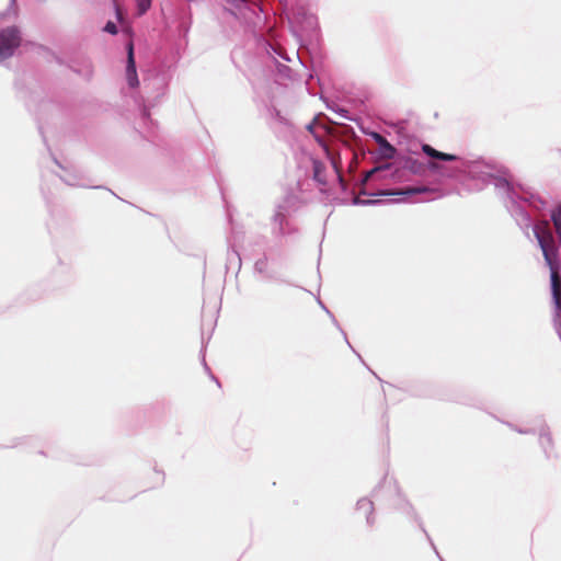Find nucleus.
Segmentation results:
<instances>
[{
  "label": "nucleus",
  "instance_id": "2",
  "mask_svg": "<svg viewBox=\"0 0 561 561\" xmlns=\"http://www.w3.org/2000/svg\"><path fill=\"white\" fill-rule=\"evenodd\" d=\"M20 43V32L15 26L0 31V61L12 56Z\"/></svg>",
  "mask_w": 561,
  "mask_h": 561
},
{
  "label": "nucleus",
  "instance_id": "8",
  "mask_svg": "<svg viewBox=\"0 0 561 561\" xmlns=\"http://www.w3.org/2000/svg\"><path fill=\"white\" fill-rule=\"evenodd\" d=\"M434 190L427 186H414V187H407L402 191H400L398 194H404V195H415V194H422V193H430Z\"/></svg>",
  "mask_w": 561,
  "mask_h": 561
},
{
  "label": "nucleus",
  "instance_id": "3",
  "mask_svg": "<svg viewBox=\"0 0 561 561\" xmlns=\"http://www.w3.org/2000/svg\"><path fill=\"white\" fill-rule=\"evenodd\" d=\"M374 503L368 499H360L356 504V513L365 517L367 524L374 523Z\"/></svg>",
  "mask_w": 561,
  "mask_h": 561
},
{
  "label": "nucleus",
  "instance_id": "9",
  "mask_svg": "<svg viewBox=\"0 0 561 561\" xmlns=\"http://www.w3.org/2000/svg\"><path fill=\"white\" fill-rule=\"evenodd\" d=\"M137 5V14L144 15L150 8L152 0H135Z\"/></svg>",
  "mask_w": 561,
  "mask_h": 561
},
{
  "label": "nucleus",
  "instance_id": "11",
  "mask_svg": "<svg viewBox=\"0 0 561 561\" xmlns=\"http://www.w3.org/2000/svg\"><path fill=\"white\" fill-rule=\"evenodd\" d=\"M377 171H378V169H377V168H375V169H373V170L368 171V172H367V174H366V180H367V179H369V178H370L375 172H377Z\"/></svg>",
  "mask_w": 561,
  "mask_h": 561
},
{
  "label": "nucleus",
  "instance_id": "7",
  "mask_svg": "<svg viewBox=\"0 0 561 561\" xmlns=\"http://www.w3.org/2000/svg\"><path fill=\"white\" fill-rule=\"evenodd\" d=\"M404 168L408 169L413 174L420 175L425 172L424 163L413 158H408L405 160Z\"/></svg>",
  "mask_w": 561,
  "mask_h": 561
},
{
  "label": "nucleus",
  "instance_id": "1",
  "mask_svg": "<svg viewBox=\"0 0 561 561\" xmlns=\"http://www.w3.org/2000/svg\"><path fill=\"white\" fill-rule=\"evenodd\" d=\"M534 233L540 245L546 264L550 270L551 294L556 307V317L561 319V277L559 250L548 220H541L534 227Z\"/></svg>",
  "mask_w": 561,
  "mask_h": 561
},
{
  "label": "nucleus",
  "instance_id": "4",
  "mask_svg": "<svg viewBox=\"0 0 561 561\" xmlns=\"http://www.w3.org/2000/svg\"><path fill=\"white\" fill-rule=\"evenodd\" d=\"M127 79L130 87L138 85V79L136 73V65L134 59L133 44L128 45V58H127Z\"/></svg>",
  "mask_w": 561,
  "mask_h": 561
},
{
  "label": "nucleus",
  "instance_id": "12",
  "mask_svg": "<svg viewBox=\"0 0 561 561\" xmlns=\"http://www.w3.org/2000/svg\"><path fill=\"white\" fill-rule=\"evenodd\" d=\"M430 168H431L432 170H437V169H438V164H437V163H435V162H431V163H430Z\"/></svg>",
  "mask_w": 561,
  "mask_h": 561
},
{
  "label": "nucleus",
  "instance_id": "13",
  "mask_svg": "<svg viewBox=\"0 0 561 561\" xmlns=\"http://www.w3.org/2000/svg\"><path fill=\"white\" fill-rule=\"evenodd\" d=\"M116 14H117V18L121 19L122 18V11L119 9L118 5H116Z\"/></svg>",
  "mask_w": 561,
  "mask_h": 561
},
{
  "label": "nucleus",
  "instance_id": "10",
  "mask_svg": "<svg viewBox=\"0 0 561 561\" xmlns=\"http://www.w3.org/2000/svg\"><path fill=\"white\" fill-rule=\"evenodd\" d=\"M104 31L110 34H113V35L117 34V27H116L115 23H113L111 21L106 23Z\"/></svg>",
  "mask_w": 561,
  "mask_h": 561
},
{
  "label": "nucleus",
  "instance_id": "5",
  "mask_svg": "<svg viewBox=\"0 0 561 561\" xmlns=\"http://www.w3.org/2000/svg\"><path fill=\"white\" fill-rule=\"evenodd\" d=\"M374 139L380 147L381 156L386 159H392L396 154V148L381 135L375 133Z\"/></svg>",
  "mask_w": 561,
  "mask_h": 561
},
{
  "label": "nucleus",
  "instance_id": "6",
  "mask_svg": "<svg viewBox=\"0 0 561 561\" xmlns=\"http://www.w3.org/2000/svg\"><path fill=\"white\" fill-rule=\"evenodd\" d=\"M422 151L426 156L437 160L454 161L458 159L457 156L438 151L427 144L422 145Z\"/></svg>",
  "mask_w": 561,
  "mask_h": 561
},
{
  "label": "nucleus",
  "instance_id": "14",
  "mask_svg": "<svg viewBox=\"0 0 561 561\" xmlns=\"http://www.w3.org/2000/svg\"><path fill=\"white\" fill-rule=\"evenodd\" d=\"M277 217L283 220L284 219V216L282 214H278Z\"/></svg>",
  "mask_w": 561,
  "mask_h": 561
}]
</instances>
